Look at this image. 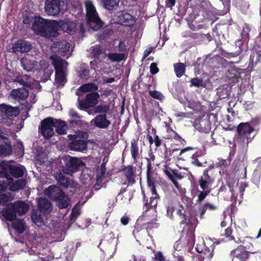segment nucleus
<instances>
[{
  "mask_svg": "<svg viewBox=\"0 0 261 261\" xmlns=\"http://www.w3.org/2000/svg\"><path fill=\"white\" fill-rule=\"evenodd\" d=\"M31 21L32 29L37 35L45 38H53L58 34L57 21L47 20L40 16H35Z\"/></svg>",
  "mask_w": 261,
  "mask_h": 261,
  "instance_id": "obj_1",
  "label": "nucleus"
},
{
  "mask_svg": "<svg viewBox=\"0 0 261 261\" xmlns=\"http://www.w3.org/2000/svg\"><path fill=\"white\" fill-rule=\"evenodd\" d=\"M50 59L56 71L55 85L62 87L67 82V63L56 55L51 56Z\"/></svg>",
  "mask_w": 261,
  "mask_h": 261,
  "instance_id": "obj_2",
  "label": "nucleus"
},
{
  "mask_svg": "<svg viewBox=\"0 0 261 261\" xmlns=\"http://www.w3.org/2000/svg\"><path fill=\"white\" fill-rule=\"evenodd\" d=\"M44 194L57 202L60 208H65L69 205L70 200L67 195L59 187L51 185L44 191Z\"/></svg>",
  "mask_w": 261,
  "mask_h": 261,
  "instance_id": "obj_3",
  "label": "nucleus"
},
{
  "mask_svg": "<svg viewBox=\"0 0 261 261\" xmlns=\"http://www.w3.org/2000/svg\"><path fill=\"white\" fill-rule=\"evenodd\" d=\"M217 121V115L206 114L195 120L193 126L199 132L208 133L211 129L212 124Z\"/></svg>",
  "mask_w": 261,
  "mask_h": 261,
  "instance_id": "obj_4",
  "label": "nucleus"
},
{
  "mask_svg": "<svg viewBox=\"0 0 261 261\" xmlns=\"http://www.w3.org/2000/svg\"><path fill=\"white\" fill-rule=\"evenodd\" d=\"M86 9V17L89 27L93 30L97 31L102 27V21L99 19L95 8L91 1L85 3Z\"/></svg>",
  "mask_w": 261,
  "mask_h": 261,
  "instance_id": "obj_5",
  "label": "nucleus"
},
{
  "mask_svg": "<svg viewBox=\"0 0 261 261\" xmlns=\"http://www.w3.org/2000/svg\"><path fill=\"white\" fill-rule=\"evenodd\" d=\"M63 160L65 166L63 167L62 171L63 173L68 175H71L80 168L85 166L84 163L77 158L67 155L64 157Z\"/></svg>",
  "mask_w": 261,
  "mask_h": 261,
  "instance_id": "obj_6",
  "label": "nucleus"
},
{
  "mask_svg": "<svg viewBox=\"0 0 261 261\" xmlns=\"http://www.w3.org/2000/svg\"><path fill=\"white\" fill-rule=\"evenodd\" d=\"M181 220L180 223H185L189 225L191 223L190 220L186 215V206H184L180 203L177 204L175 206L170 204L167 207V215L171 219H174L173 212Z\"/></svg>",
  "mask_w": 261,
  "mask_h": 261,
  "instance_id": "obj_7",
  "label": "nucleus"
},
{
  "mask_svg": "<svg viewBox=\"0 0 261 261\" xmlns=\"http://www.w3.org/2000/svg\"><path fill=\"white\" fill-rule=\"evenodd\" d=\"M50 49L53 53H58L66 58H68L70 56L72 51L70 47V44L64 40L54 43Z\"/></svg>",
  "mask_w": 261,
  "mask_h": 261,
  "instance_id": "obj_8",
  "label": "nucleus"
},
{
  "mask_svg": "<svg viewBox=\"0 0 261 261\" xmlns=\"http://www.w3.org/2000/svg\"><path fill=\"white\" fill-rule=\"evenodd\" d=\"M55 127L52 118L44 119L41 122V132L45 138H49L55 133Z\"/></svg>",
  "mask_w": 261,
  "mask_h": 261,
  "instance_id": "obj_9",
  "label": "nucleus"
},
{
  "mask_svg": "<svg viewBox=\"0 0 261 261\" xmlns=\"http://www.w3.org/2000/svg\"><path fill=\"white\" fill-rule=\"evenodd\" d=\"M115 19L118 23L125 26L133 25L136 20L135 17L124 11L118 12Z\"/></svg>",
  "mask_w": 261,
  "mask_h": 261,
  "instance_id": "obj_10",
  "label": "nucleus"
},
{
  "mask_svg": "<svg viewBox=\"0 0 261 261\" xmlns=\"http://www.w3.org/2000/svg\"><path fill=\"white\" fill-rule=\"evenodd\" d=\"M237 130L241 137L247 139L248 142L254 137L253 134L254 129L248 123H240L238 126Z\"/></svg>",
  "mask_w": 261,
  "mask_h": 261,
  "instance_id": "obj_11",
  "label": "nucleus"
},
{
  "mask_svg": "<svg viewBox=\"0 0 261 261\" xmlns=\"http://www.w3.org/2000/svg\"><path fill=\"white\" fill-rule=\"evenodd\" d=\"M15 81L20 83L21 85L30 87L32 89L39 90L40 88V85L38 81L35 80L27 74L18 76L15 79Z\"/></svg>",
  "mask_w": 261,
  "mask_h": 261,
  "instance_id": "obj_12",
  "label": "nucleus"
},
{
  "mask_svg": "<svg viewBox=\"0 0 261 261\" xmlns=\"http://www.w3.org/2000/svg\"><path fill=\"white\" fill-rule=\"evenodd\" d=\"M61 10L60 0H46L45 4V12L49 15H58Z\"/></svg>",
  "mask_w": 261,
  "mask_h": 261,
  "instance_id": "obj_13",
  "label": "nucleus"
},
{
  "mask_svg": "<svg viewBox=\"0 0 261 261\" xmlns=\"http://www.w3.org/2000/svg\"><path fill=\"white\" fill-rule=\"evenodd\" d=\"M246 188L245 184L243 182L238 183L237 186L230 190L231 192V201L236 204L238 201L239 204H240L243 198V192Z\"/></svg>",
  "mask_w": 261,
  "mask_h": 261,
  "instance_id": "obj_14",
  "label": "nucleus"
},
{
  "mask_svg": "<svg viewBox=\"0 0 261 261\" xmlns=\"http://www.w3.org/2000/svg\"><path fill=\"white\" fill-rule=\"evenodd\" d=\"M99 97L97 92H92L87 95L84 100L80 102V106L84 108H88L94 107L98 102V99Z\"/></svg>",
  "mask_w": 261,
  "mask_h": 261,
  "instance_id": "obj_15",
  "label": "nucleus"
},
{
  "mask_svg": "<svg viewBox=\"0 0 261 261\" xmlns=\"http://www.w3.org/2000/svg\"><path fill=\"white\" fill-rule=\"evenodd\" d=\"M55 177L58 183L63 187L75 188L77 186V184L75 181L66 177L60 172H57L55 174Z\"/></svg>",
  "mask_w": 261,
  "mask_h": 261,
  "instance_id": "obj_16",
  "label": "nucleus"
},
{
  "mask_svg": "<svg viewBox=\"0 0 261 261\" xmlns=\"http://www.w3.org/2000/svg\"><path fill=\"white\" fill-rule=\"evenodd\" d=\"M208 169H205L198 179L199 185L202 190H211L214 179L208 174Z\"/></svg>",
  "mask_w": 261,
  "mask_h": 261,
  "instance_id": "obj_17",
  "label": "nucleus"
},
{
  "mask_svg": "<svg viewBox=\"0 0 261 261\" xmlns=\"http://www.w3.org/2000/svg\"><path fill=\"white\" fill-rule=\"evenodd\" d=\"M91 124L98 128L106 129L110 125L111 122L108 119L106 114L97 115L91 121Z\"/></svg>",
  "mask_w": 261,
  "mask_h": 261,
  "instance_id": "obj_18",
  "label": "nucleus"
},
{
  "mask_svg": "<svg viewBox=\"0 0 261 261\" xmlns=\"http://www.w3.org/2000/svg\"><path fill=\"white\" fill-rule=\"evenodd\" d=\"M58 28L60 27L62 30L69 34L75 32L76 29V24L73 21L69 19H64L57 21Z\"/></svg>",
  "mask_w": 261,
  "mask_h": 261,
  "instance_id": "obj_19",
  "label": "nucleus"
},
{
  "mask_svg": "<svg viewBox=\"0 0 261 261\" xmlns=\"http://www.w3.org/2000/svg\"><path fill=\"white\" fill-rule=\"evenodd\" d=\"M6 184L9 187L10 191L15 192L23 189L26 185V181L23 179H19L14 182L13 178L10 176L8 177Z\"/></svg>",
  "mask_w": 261,
  "mask_h": 261,
  "instance_id": "obj_20",
  "label": "nucleus"
},
{
  "mask_svg": "<svg viewBox=\"0 0 261 261\" xmlns=\"http://www.w3.org/2000/svg\"><path fill=\"white\" fill-rule=\"evenodd\" d=\"M2 215L7 221L12 222L16 219V213L12 203L6 205L2 211Z\"/></svg>",
  "mask_w": 261,
  "mask_h": 261,
  "instance_id": "obj_21",
  "label": "nucleus"
},
{
  "mask_svg": "<svg viewBox=\"0 0 261 261\" xmlns=\"http://www.w3.org/2000/svg\"><path fill=\"white\" fill-rule=\"evenodd\" d=\"M28 96L29 92L24 88L13 89L10 95L12 98L19 101L25 100Z\"/></svg>",
  "mask_w": 261,
  "mask_h": 261,
  "instance_id": "obj_22",
  "label": "nucleus"
},
{
  "mask_svg": "<svg viewBox=\"0 0 261 261\" xmlns=\"http://www.w3.org/2000/svg\"><path fill=\"white\" fill-rule=\"evenodd\" d=\"M31 47L32 45L29 42L20 40L14 43L12 49L15 53H24L29 51L31 49Z\"/></svg>",
  "mask_w": 261,
  "mask_h": 261,
  "instance_id": "obj_23",
  "label": "nucleus"
},
{
  "mask_svg": "<svg viewBox=\"0 0 261 261\" xmlns=\"http://www.w3.org/2000/svg\"><path fill=\"white\" fill-rule=\"evenodd\" d=\"M199 243L197 244L195 247L196 251L198 253H203L205 254L203 257L211 258L213 256V247L211 246V248L205 247L202 239L199 238Z\"/></svg>",
  "mask_w": 261,
  "mask_h": 261,
  "instance_id": "obj_24",
  "label": "nucleus"
},
{
  "mask_svg": "<svg viewBox=\"0 0 261 261\" xmlns=\"http://www.w3.org/2000/svg\"><path fill=\"white\" fill-rule=\"evenodd\" d=\"M0 110L2 113L1 117H12L16 116L18 114L17 108L5 104H2L0 106Z\"/></svg>",
  "mask_w": 261,
  "mask_h": 261,
  "instance_id": "obj_25",
  "label": "nucleus"
},
{
  "mask_svg": "<svg viewBox=\"0 0 261 261\" xmlns=\"http://www.w3.org/2000/svg\"><path fill=\"white\" fill-rule=\"evenodd\" d=\"M69 147L72 150L81 152L87 149V143L84 140L75 139L70 143Z\"/></svg>",
  "mask_w": 261,
  "mask_h": 261,
  "instance_id": "obj_26",
  "label": "nucleus"
},
{
  "mask_svg": "<svg viewBox=\"0 0 261 261\" xmlns=\"http://www.w3.org/2000/svg\"><path fill=\"white\" fill-rule=\"evenodd\" d=\"M8 170L11 175L15 178L22 177L26 172L25 167L21 165L17 166L10 165L8 166Z\"/></svg>",
  "mask_w": 261,
  "mask_h": 261,
  "instance_id": "obj_27",
  "label": "nucleus"
},
{
  "mask_svg": "<svg viewBox=\"0 0 261 261\" xmlns=\"http://www.w3.org/2000/svg\"><path fill=\"white\" fill-rule=\"evenodd\" d=\"M21 65L24 70L27 71L38 70V64L35 60H31L27 58H23L20 60Z\"/></svg>",
  "mask_w": 261,
  "mask_h": 261,
  "instance_id": "obj_28",
  "label": "nucleus"
},
{
  "mask_svg": "<svg viewBox=\"0 0 261 261\" xmlns=\"http://www.w3.org/2000/svg\"><path fill=\"white\" fill-rule=\"evenodd\" d=\"M231 256L236 257L241 261H246L249 257L248 252L245 248L239 247L238 248L232 250L230 253ZM233 258H232L233 260Z\"/></svg>",
  "mask_w": 261,
  "mask_h": 261,
  "instance_id": "obj_29",
  "label": "nucleus"
},
{
  "mask_svg": "<svg viewBox=\"0 0 261 261\" xmlns=\"http://www.w3.org/2000/svg\"><path fill=\"white\" fill-rule=\"evenodd\" d=\"M38 206L40 211L44 214H48L52 211V206L50 202L44 198H39Z\"/></svg>",
  "mask_w": 261,
  "mask_h": 261,
  "instance_id": "obj_30",
  "label": "nucleus"
},
{
  "mask_svg": "<svg viewBox=\"0 0 261 261\" xmlns=\"http://www.w3.org/2000/svg\"><path fill=\"white\" fill-rule=\"evenodd\" d=\"M148 185L150 188L152 196L150 198L149 203L146 202L145 204L149 205L151 207H155L158 204L159 197L156 193L153 183L151 182L149 180H148Z\"/></svg>",
  "mask_w": 261,
  "mask_h": 261,
  "instance_id": "obj_31",
  "label": "nucleus"
},
{
  "mask_svg": "<svg viewBox=\"0 0 261 261\" xmlns=\"http://www.w3.org/2000/svg\"><path fill=\"white\" fill-rule=\"evenodd\" d=\"M14 206L15 212L19 215L26 213L29 210V207L27 204L21 201H17L12 203Z\"/></svg>",
  "mask_w": 261,
  "mask_h": 261,
  "instance_id": "obj_32",
  "label": "nucleus"
},
{
  "mask_svg": "<svg viewBox=\"0 0 261 261\" xmlns=\"http://www.w3.org/2000/svg\"><path fill=\"white\" fill-rule=\"evenodd\" d=\"M53 121H54L55 129L57 133L60 135L66 133L67 126L64 121L54 118H53Z\"/></svg>",
  "mask_w": 261,
  "mask_h": 261,
  "instance_id": "obj_33",
  "label": "nucleus"
},
{
  "mask_svg": "<svg viewBox=\"0 0 261 261\" xmlns=\"http://www.w3.org/2000/svg\"><path fill=\"white\" fill-rule=\"evenodd\" d=\"M171 122V119L169 118H168V119L165 122V126L167 133V135L165 137V138L167 139H176L179 138V136L176 134V133L173 130L172 127H171L170 125Z\"/></svg>",
  "mask_w": 261,
  "mask_h": 261,
  "instance_id": "obj_34",
  "label": "nucleus"
},
{
  "mask_svg": "<svg viewBox=\"0 0 261 261\" xmlns=\"http://www.w3.org/2000/svg\"><path fill=\"white\" fill-rule=\"evenodd\" d=\"M14 229L19 233H22L25 229V224L22 219H16L12 221Z\"/></svg>",
  "mask_w": 261,
  "mask_h": 261,
  "instance_id": "obj_35",
  "label": "nucleus"
},
{
  "mask_svg": "<svg viewBox=\"0 0 261 261\" xmlns=\"http://www.w3.org/2000/svg\"><path fill=\"white\" fill-rule=\"evenodd\" d=\"M166 175L168 176L169 179H170L174 184V186L176 188V189L178 190V192L181 194H184L186 193V189L185 188H182L179 184L175 180L174 177L172 175V174L171 173V172L167 170H165L164 171Z\"/></svg>",
  "mask_w": 261,
  "mask_h": 261,
  "instance_id": "obj_36",
  "label": "nucleus"
},
{
  "mask_svg": "<svg viewBox=\"0 0 261 261\" xmlns=\"http://www.w3.org/2000/svg\"><path fill=\"white\" fill-rule=\"evenodd\" d=\"M174 70L178 77L182 76L185 72L186 66L184 63H177L173 65Z\"/></svg>",
  "mask_w": 261,
  "mask_h": 261,
  "instance_id": "obj_37",
  "label": "nucleus"
},
{
  "mask_svg": "<svg viewBox=\"0 0 261 261\" xmlns=\"http://www.w3.org/2000/svg\"><path fill=\"white\" fill-rule=\"evenodd\" d=\"M98 89V86L94 83H89L88 84H84L80 86L79 90L82 92H88L90 91H94Z\"/></svg>",
  "mask_w": 261,
  "mask_h": 261,
  "instance_id": "obj_38",
  "label": "nucleus"
},
{
  "mask_svg": "<svg viewBox=\"0 0 261 261\" xmlns=\"http://www.w3.org/2000/svg\"><path fill=\"white\" fill-rule=\"evenodd\" d=\"M5 145H0V154L4 156L10 154L12 151L10 141L5 142Z\"/></svg>",
  "mask_w": 261,
  "mask_h": 261,
  "instance_id": "obj_39",
  "label": "nucleus"
},
{
  "mask_svg": "<svg viewBox=\"0 0 261 261\" xmlns=\"http://www.w3.org/2000/svg\"><path fill=\"white\" fill-rule=\"evenodd\" d=\"M125 176L129 183L134 184L135 180L133 177L134 169L132 166H129L124 169V170Z\"/></svg>",
  "mask_w": 261,
  "mask_h": 261,
  "instance_id": "obj_40",
  "label": "nucleus"
},
{
  "mask_svg": "<svg viewBox=\"0 0 261 261\" xmlns=\"http://www.w3.org/2000/svg\"><path fill=\"white\" fill-rule=\"evenodd\" d=\"M84 203L85 202H81V201H79L78 203L74 207H73L70 215V218L72 220H75L76 218L80 215L81 210L80 207L82 206Z\"/></svg>",
  "mask_w": 261,
  "mask_h": 261,
  "instance_id": "obj_41",
  "label": "nucleus"
},
{
  "mask_svg": "<svg viewBox=\"0 0 261 261\" xmlns=\"http://www.w3.org/2000/svg\"><path fill=\"white\" fill-rule=\"evenodd\" d=\"M92 54L93 56L97 59H103L106 57V55L103 53L100 47L98 45L92 47Z\"/></svg>",
  "mask_w": 261,
  "mask_h": 261,
  "instance_id": "obj_42",
  "label": "nucleus"
},
{
  "mask_svg": "<svg viewBox=\"0 0 261 261\" xmlns=\"http://www.w3.org/2000/svg\"><path fill=\"white\" fill-rule=\"evenodd\" d=\"M120 0H103L105 7L108 10L116 9L118 6Z\"/></svg>",
  "mask_w": 261,
  "mask_h": 261,
  "instance_id": "obj_43",
  "label": "nucleus"
},
{
  "mask_svg": "<svg viewBox=\"0 0 261 261\" xmlns=\"http://www.w3.org/2000/svg\"><path fill=\"white\" fill-rule=\"evenodd\" d=\"M33 222L38 226H41L44 223V220L40 214L37 212H33L31 216Z\"/></svg>",
  "mask_w": 261,
  "mask_h": 261,
  "instance_id": "obj_44",
  "label": "nucleus"
},
{
  "mask_svg": "<svg viewBox=\"0 0 261 261\" xmlns=\"http://www.w3.org/2000/svg\"><path fill=\"white\" fill-rule=\"evenodd\" d=\"M108 57L112 62H119L124 59L125 55L123 53H110Z\"/></svg>",
  "mask_w": 261,
  "mask_h": 261,
  "instance_id": "obj_45",
  "label": "nucleus"
},
{
  "mask_svg": "<svg viewBox=\"0 0 261 261\" xmlns=\"http://www.w3.org/2000/svg\"><path fill=\"white\" fill-rule=\"evenodd\" d=\"M130 152L132 158L136 161L137 158L139 155V148L135 140L131 141Z\"/></svg>",
  "mask_w": 261,
  "mask_h": 261,
  "instance_id": "obj_46",
  "label": "nucleus"
},
{
  "mask_svg": "<svg viewBox=\"0 0 261 261\" xmlns=\"http://www.w3.org/2000/svg\"><path fill=\"white\" fill-rule=\"evenodd\" d=\"M179 244V243L178 242H176L174 245L175 251L173 252V255L174 258V261H184L182 253L180 252L179 250H177Z\"/></svg>",
  "mask_w": 261,
  "mask_h": 261,
  "instance_id": "obj_47",
  "label": "nucleus"
},
{
  "mask_svg": "<svg viewBox=\"0 0 261 261\" xmlns=\"http://www.w3.org/2000/svg\"><path fill=\"white\" fill-rule=\"evenodd\" d=\"M40 67V69L44 70L45 73L50 75L52 72L51 67H50L48 63L45 60H41L38 65V67Z\"/></svg>",
  "mask_w": 261,
  "mask_h": 261,
  "instance_id": "obj_48",
  "label": "nucleus"
},
{
  "mask_svg": "<svg viewBox=\"0 0 261 261\" xmlns=\"http://www.w3.org/2000/svg\"><path fill=\"white\" fill-rule=\"evenodd\" d=\"M110 109L108 105H99L94 108V111L95 113H106Z\"/></svg>",
  "mask_w": 261,
  "mask_h": 261,
  "instance_id": "obj_49",
  "label": "nucleus"
},
{
  "mask_svg": "<svg viewBox=\"0 0 261 261\" xmlns=\"http://www.w3.org/2000/svg\"><path fill=\"white\" fill-rule=\"evenodd\" d=\"M211 192V190L202 191L197 190V192L198 193V199L197 200V202L199 203L201 202Z\"/></svg>",
  "mask_w": 261,
  "mask_h": 261,
  "instance_id": "obj_50",
  "label": "nucleus"
},
{
  "mask_svg": "<svg viewBox=\"0 0 261 261\" xmlns=\"http://www.w3.org/2000/svg\"><path fill=\"white\" fill-rule=\"evenodd\" d=\"M188 107L194 111H199L202 109L201 105L198 101H190L188 103Z\"/></svg>",
  "mask_w": 261,
  "mask_h": 261,
  "instance_id": "obj_51",
  "label": "nucleus"
},
{
  "mask_svg": "<svg viewBox=\"0 0 261 261\" xmlns=\"http://www.w3.org/2000/svg\"><path fill=\"white\" fill-rule=\"evenodd\" d=\"M147 177H148V174L149 171L152 169V164L154 162L155 160V156L152 153H150L149 154V158L147 159Z\"/></svg>",
  "mask_w": 261,
  "mask_h": 261,
  "instance_id": "obj_52",
  "label": "nucleus"
},
{
  "mask_svg": "<svg viewBox=\"0 0 261 261\" xmlns=\"http://www.w3.org/2000/svg\"><path fill=\"white\" fill-rule=\"evenodd\" d=\"M10 176L8 173V169L3 165L0 164V177H5L7 181L8 177Z\"/></svg>",
  "mask_w": 261,
  "mask_h": 261,
  "instance_id": "obj_53",
  "label": "nucleus"
},
{
  "mask_svg": "<svg viewBox=\"0 0 261 261\" xmlns=\"http://www.w3.org/2000/svg\"><path fill=\"white\" fill-rule=\"evenodd\" d=\"M149 93L152 98L160 100H163L164 97L162 93L158 91H150Z\"/></svg>",
  "mask_w": 261,
  "mask_h": 261,
  "instance_id": "obj_54",
  "label": "nucleus"
},
{
  "mask_svg": "<svg viewBox=\"0 0 261 261\" xmlns=\"http://www.w3.org/2000/svg\"><path fill=\"white\" fill-rule=\"evenodd\" d=\"M80 76L82 79H87L89 76V71L87 68L82 67L79 71Z\"/></svg>",
  "mask_w": 261,
  "mask_h": 261,
  "instance_id": "obj_55",
  "label": "nucleus"
},
{
  "mask_svg": "<svg viewBox=\"0 0 261 261\" xmlns=\"http://www.w3.org/2000/svg\"><path fill=\"white\" fill-rule=\"evenodd\" d=\"M234 224L236 227L240 229L244 228L246 226V223L244 219H237Z\"/></svg>",
  "mask_w": 261,
  "mask_h": 261,
  "instance_id": "obj_56",
  "label": "nucleus"
},
{
  "mask_svg": "<svg viewBox=\"0 0 261 261\" xmlns=\"http://www.w3.org/2000/svg\"><path fill=\"white\" fill-rule=\"evenodd\" d=\"M0 118L2 120V122L7 125V126H10L13 124V120L11 117H1Z\"/></svg>",
  "mask_w": 261,
  "mask_h": 261,
  "instance_id": "obj_57",
  "label": "nucleus"
},
{
  "mask_svg": "<svg viewBox=\"0 0 261 261\" xmlns=\"http://www.w3.org/2000/svg\"><path fill=\"white\" fill-rule=\"evenodd\" d=\"M69 115L71 117V121H78L79 120L77 119L80 118L77 112L74 111L73 110H70Z\"/></svg>",
  "mask_w": 261,
  "mask_h": 261,
  "instance_id": "obj_58",
  "label": "nucleus"
},
{
  "mask_svg": "<svg viewBox=\"0 0 261 261\" xmlns=\"http://www.w3.org/2000/svg\"><path fill=\"white\" fill-rule=\"evenodd\" d=\"M230 164L229 160L221 159L217 163V165L219 167H225Z\"/></svg>",
  "mask_w": 261,
  "mask_h": 261,
  "instance_id": "obj_59",
  "label": "nucleus"
},
{
  "mask_svg": "<svg viewBox=\"0 0 261 261\" xmlns=\"http://www.w3.org/2000/svg\"><path fill=\"white\" fill-rule=\"evenodd\" d=\"M150 72L152 74H155L159 72V68L157 67V65L155 63H152L150 66Z\"/></svg>",
  "mask_w": 261,
  "mask_h": 261,
  "instance_id": "obj_60",
  "label": "nucleus"
},
{
  "mask_svg": "<svg viewBox=\"0 0 261 261\" xmlns=\"http://www.w3.org/2000/svg\"><path fill=\"white\" fill-rule=\"evenodd\" d=\"M155 259L157 261H167L161 252H158L155 254Z\"/></svg>",
  "mask_w": 261,
  "mask_h": 261,
  "instance_id": "obj_61",
  "label": "nucleus"
},
{
  "mask_svg": "<svg viewBox=\"0 0 261 261\" xmlns=\"http://www.w3.org/2000/svg\"><path fill=\"white\" fill-rule=\"evenodd\" d=\"M191 83L192 85L199 87L201 85L202 80L199 79L194 78L191 80Z\"/></svg>",
  "mask_w": 261,
  "mask_h": 261,
  "instance_id": "obj_62",
  "label": "nucleus"
},
{
  "mask_svg": "<svg viewBox=\"0 0 261 261\" xmlns=\"http://www.w3.org/2000/svg\"><path fill=\"white\" fill-rule=\"evenodd\" d=\"M0 139L3 140L4 142L9 141L8 139V134L1 129H0Z\"/></svg>",
  "mask_w": 261,
  "mask_h": 261,
  "instance_id": "obj_63",
  "label": "nucleus"
},
{
  "mask_svg": "<svg viewBox=\"0 0 261 261\" xmlns=\"http://www.w3.org/2000/svg\"><path fill=\"white\" fill-rule=\"evenodd\" d=\"M7 196L5 194L0 195V205H4L7 201Z\"/></svg>",
  "mask_w": 261,
  "mask_h": 261,
  "instance_id": "obj_64",
  "label": "nucleus"
}]
</instances>
